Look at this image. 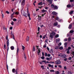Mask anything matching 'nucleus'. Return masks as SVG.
Masks as SVG:
<instances>
[{
	"instance_id": "f257e3e1",
	"label": "nucleus",
	"mask_w": 74,
	"mask_h": 74,
	"mask_svg": "<svg viewBox=\"0 0 74 74\" xmlns=\"http://www.w3.org/2000/svg\"><path fill=\"white\" fill-rule=\"evenodd\" d=\"M14 14H15V15H18L19 14V12H14L12 14L11 16V18H13V15H14Z\"/></svg>"
},
{
	"instance_id": "f03ea898",
	"label": "nucleus",
	"mask_w": 74,
	"mask_h": 74,
	"mask_svg": "<svg viewBox=\"0 0 74 74\" xmlns=\"http://www.w3.org/2000/svg\"><path fill=\"white\" fill-rule=\"evenodd\" d=\"M51 8H54V10H58V6L56 5H54L53 4H52L51 5Z\"/></svg>"
},
{
	"instance_id": "7ed1b4c3",
	"label": "nucleus",
	"mask_w": 74,
	"mask_h": 74,
	"mask_svg": "<svg viewBox=\"0 0 74 74\" xmlns=\"http://www.w3.org/2000/svg\"><path fill=\"white\" fill-rule=\"evenodd\" d=\"M55 34V33L53 32H52V33H50V37H51V38H52L53 37V36H54Z\"/></svg>"
},
{
	"instance_id": "20e7f679",
	"label": "nucleus",
	"mask_w": 74,
	"mask_h": 74,
	"mask_svg": "<svg viewBox=\"0 0 74 74\" xmlns=\"http://www.w3.org/2000/svg\"><path fill=\"white\" fill-rule=\"evenodd\" d=\"M61 63L60 60H58L57 61H56V64H59Z\"/></svg>"
},
{
	"instance_id": "39448f33",
	"label": "nucleus",
	"mask_w": 74,
	"mask_h": 74,
	"mask_svg": "<svg viewBox=\"0 0 74 74\" xmlns=\"http://www.w3.org/2000/svg\"><path fill=\"white\" fill-rule=\"evenodd\" d=\"M8 41H9V40H8L7 42V46L8 47V49H7V52H8V49H9V47H8V46L9 45V42Z\"/></svg>"
},
{
	"instance_id": "423d86ee",
	"label": "nucleus",
	"mask_w": 74,
	"mask_h": 74,
	"mask_svg": "<svg viewBox=\"0 0 74 74\" xmlns=\"http://www.w3.org/2000/svg\"><path fill=\"white\" fill-rule=\"evenodd\" d=\"M25 0H23L21 3V5L22 6H23L25 5Z\"/></svg>"
},
{
	"instance_id": "0eeeda50",
	"label": "nucleus",
	"mask_w": 74,
	"mask_h": 74,
	"mask_svg": "<svg viewBox=\"0 0 74 74\" xmlns=\"http://www.w3.org/2000/svg\"><path fill=\"white\" fill-rule=\"evenodd\" d=\"M27 16L29 17V18L30 19V13H29V11H28V10H27Z\"/></svg>"
},
{
	"instance_id": "6e6552de",
	"label": "nucleus",
	"mask_w": 74,
	"mask_h": 74,
	"mask_svg": "<svg viewBox=\"0 0 74 74\" xmlns=\"http://www.w3.org/2000/svg\"><path fill=\"white\" fill-rule=\"evenodd\" d=\"M52 14L53 15H56L58 14V13L55 12H52Z\"/></svg>"
},
{
	"instance_id": "1a4fd4ad",
	"label": "nucleus",
	"mask_w": 74,
	"mask_h": 74,
	"mask_svg": "<svg viewBox=\"0 0 74 74\" xmlns=\"http://www.w3.org/2000/svg\"><path fill=\"white\" fill-rule=\"evenodd\" d=\"M66 56L65 54L62 55H61V57L62 58H66Z\"/></svg>"
},
{
	"instance_id": "9d476101",
	"label": "nucleus",
	"mask_w": 74,
	"mask_h": 74,
	"mask_svg": "<svg viewBox=\"0 0 74 74\" xmlns=\"http://www.w3.org/2000/svg\"><path fill=\"white\" fill-rule=\"evenodd\" d=\"M29 37L28 36H27L26 37V41L27 42L29 41Z\"/></svg>"
},
{
	"instance_id": "9b49d317",
	"label": "nucleus",
	"mask_w": 74,
	"mask_h": 74,
	"mask_svg": "<svg viewBox=\"0 0 74 74\" xmlns=\"http://www.w3.org/2000/svg\"><path fill=\"white\" fill-rule=\"evenodd\" d=\"M49 67H51L52 69L53 68V65H51L50 64H49L48 65Z\"/></svg>"
},
{
	"instance_id": "f8f14e48",
	"label": "nucleus",
	"mask_w": 74,
	"mask_h": 74,
	"mask_svg": "<svg viewBox=\"0 0 74 74\" xmlns=\"http://www.w3.org/2000/svg\"><path fill=\"white\" fill-rule=\"evenodd\" d=\"M47 1H48V2H49L50 4H52V0H46Z\"/></svg>"
},
{
	"instance_id": "ddd939ff",
	"label": "nucleus",
	"mask_w": 74,
	"mask_h": 74,
	"mask_svg": "<svg viewBox=\"0 0 74 74\" xmlns=\"http://www.w3.org/2000/svg\"><path fill=\"white\" fill-rule=\"evenodd\" d=\"M47 10H45L44 9H43V10H41V12H43V13L45 12H47Z\"/></svg>"
},
{
	"instance_id": "4468645a",
	"label": "nucleus",
	"mask_w": 74,
	"mask_h": 74,
	"mask_svg": "<svg viewBox=\"0 0 74 74\" xmlns=\"http://www.w3.org/2000/svg\"><path fill=\"white\" fill-rule=\"evenodd\" d=\"M23 15L25 17H27V14L25 13V12H24L23 13Z\"/></svg>"
},
{
	"instance_id": "2eb2a0df",
	"label": "nucleus",
	"mask_w": 74,
	"mask_h": 74,
	"mask_svg": "<svg viewBox=\"0 0 74 74\" xmlns=\"http://www.w3.org/2000/svg\"><path fill=\"white\" fill-rule=\"evenodd\" d=\"M38 4V5H43V4H44V3L42 2H40Z\"/></svg>"
},
{
	"instance_id": "dca6fc26",
	"label": "nucleus",
	"mask_w": 74,
	"mask_h": 74,
	"mask_svg": "<svg viewBox=\"0 0 74 74\" xmlns=\"http://www.w3.org/2000/svg\"><path fill=\"white\" fill-rule=\"evenodd\" d=\"M60 41V39H57L56 40V42H57V43H58V42H59Z\"/></svg>"
},
{
	"instance_id": "f3484780",
	"label": "nucleus",
	"mask_w": 74,
	"mask_h": 74,
	"mask_svg": "<svg viewBox=\"0 0 74 74\" xmlns=\"http://www.w3.org/2000/svg\"><path fill=\"white\" fill-rule=\"evenodd\" d=\"M58 25V23H54V26H57Z\"/></svg>"
},
{
	"instance_id": "a211bd4d",
	"label": "nucleus",
	"mask_w": 74,
	"mask_h": 74,
	"mask_svg": "<svg viewBox=\"0 0 74 74\" xmlns=\"http://www.w3.org/2000/svg\"><path fill=\"white\" fill-rule=\"evenodd\" d=\"M11 36L13 37V38L15 40V38H14V34H12V33H11Z\"/></svg>"
},
{
	"instance_id": "6ab92c4d",
	"label": "nucleus",
	"mask_w": 74,
	"mask_h": 74,
	"mask_svg": "<svg viewBox=\"0 0 74 74\" xmlns=\"http://www.w3.org/2000/svg\"><path fill=\"white\" fill-rule=\"evenodd\" d=\"M72 25L71 24L69 25V29H71V27H72Z\"/></svg>"
},
{
	"instance_id": "aec40b11",
	"label": "nucleus",
	"mask_w": 74,
	"mask_h": 74,
	"mask_svg": "<svg viewBox=\"0 0 74 74\" xmlns=\"http://www.w3.org/2000/svg\"><path fill=\"white\" fill-rule=\"evenodd\" d=\"M10 48H11L12 50H14V46H11L10 47Z\"/></svg>"
},
{
	"instance_id": "412c9836",
	"label": "nucleus",
	"mask_w": 74,
	"mask_h": 74,
	"mask_svg": "<svg viewBox=\"0 0 74 74\" xmlns=\"http://www.w3.org/2000/svg\"><path fill=\"white\" fill-rule=\"evenodd\" d=\"M71 7V6L70 5H67V8H70V7Z\"/></svg>"
},
{
	"instance_id": "4be33fe9",
	"label": "nucleus",
	"mask_w": 74,
	"mask_h": 74,
	"mask_svg": "<svg viewBox=\"0 0 74 74\" xmlns=\"http://www.w3.org/2000/svg\"><path fill=\"white\" fill-rule=\"evenodd\" d=\"M55 49H59V47H58V46H56L55 47Z\"/></svg>"
},
{
	"instance_id": "5701e85b",
	"label": "nucleus",
	"mask_w": 74,
	"mask_h": 74,
	"mask_svg": "<svg viewBox=\"0 0 74 74\" xmlns=\"http://www.w3.org/2000/svg\"><path fill=\"white\" fill-rule=\"evenodd\" d=\"M19 49H18V48H17V54H18V52H19Z\"/></svg>"
},
{
	"instance_id": "b1692460",
	"label": "nucleus",
	"mask_w": 74,
	"mask_h": 74,
	"mask_svg": "<svg viewBox=\"0 0 74 74\" xmlns=\"http://www.w3.org/2000/svg\"><path fill=\"white\" fill-rule=\"evenodd\" d=\"M44 66H42V65L41 66V67L43 70H44V69H45V68H44Z\"/></svg>"
},
{
	"instance_id": "393cba45",
	"label": "nucleus",
	"mask_w": 74,
	"mask_h": 74,
	"mask_svg": "<svg viewBox=\"0 0 74 74\" xmlns=\"http://www.w3.org/2000/svg\"><path fill=\"white\" fill-rule=\"evenodd\" d=\"M15 69H12V72H13V73H15Z\"/></svg>"
},
{
	"instance_id": "a878e982",
	"label": "nucleus",
	"mask_w": 74,
	"mask_h": 74,
	"mask_svg": "<svg viewBox=\"0 0 74 74\" xmlns=\"http://www.w3.org/2000/svg\"><path fill=\"white\" fill-rule=\"evenodd\" d=\"M32 51H35V47H34V46L33 47Z\"/></svg>"
},
{
	"instance_id": "bb28decb",
	"label": "nucleus",
	"mask_w": 74,
	"mask_h": 74,
	"mask_svg": "<svg viewBox=\"0 0 74 74\" xmlns=\"http://www.w3.org/2000/svg\"><path fill=\"white\" fill-rule=\"evenodd\" d=\"M24 57L25 59H26V55L25 53H24Z\"/></svg>"
},
{
	"instance_id": "cd10ccee",
	"label": "nucleus",
	"mask_w": 74,
	"mask_h": 74,
	"mask_svg": "<svg viewBox=\"0 0 74 74\" xmlns=\"http://www.w3.org/2000/svg\"><path fill=\"white\" fill-rule=\"evenodd\" d=\"M25 47L23 46H22V49L23 50H25Z\"/></svg>"
},
{
	"instance_id": "c85d7f7f",
	"label": "nucleus",
	"mask_w": 74,
	"mask_h": 74,
	"mask_svg": "<svg viewBox=\"0 0 74 74\" xmlns=\"http://www.w3.org/2000/svg\"><path fill=\"white\" fill-rule=\"evenodd\" d=\"M73 32H74V31L73 30H71L70 32V33H73Z\"/></svg>"
},
{
	"instance_id": "c756f323",
	"label": "nucleus",
	"mask_w": 74,
	"mask_h": 74,
	"mask_svg": "<svg viewBox=\"0 0 74 74\" xmlns=\"http://www.w3.org/2000/svg\"><path fill=\"white\" fill-rule=\"evenodd\" d=\"M59 49H63V47H61L59 48Z\"/></svg>"
},
{
	"instance_id": "7c9ffc66",
	"label": "nucleus",
	"mask_w": 74,
	"mask_h": 74,
	"mask_svg": "<svg viewBox=\"0 0 74 74\" xmlns=\"http://www.w3.org/2000/svg\"><path fill=\"white\" fill-rule=\"evenodd\" d=\"M68 41H71V38H70V37H69V38H68Z\"/></svg>"
},
{
	"instance_id": "2f4dec72",
	"label": "nucleus",
	"mask_w": 74,
	"mask_h": 74,
	"mask_svg": "<svg viewBox=\"0 0 74 74\" xmlns=\"http://www.w3.org/2000/svg\"><path fill=\"white\" fill-rule=\"evenodd\" d=\"M40 52H41V51H40V49H38V53H40Z\"/></svg>"
},
{
	"instance_id": "473e14b6",
	"label": "nucleus",
	"mask_w": 74,
	"mask_h": 74,
	"mask_svg": "<svg viewBox=\"0 0 74 74\" xmlns=\"http://www.w3.org/2000/svg\"><path fill=\"white\" fill-rule=\"evenodd\" d=\"M59 37V35L58 34H57L56 36H55V38H57L58 37Z\"/></svg>"
},
{
	"instance_id": "72a5a7b5",
	"label": "nucleus",
	"mask_w": 74,
	"mask_h": 74,
	"mask_svg": "<svg viewBox=\"0 0 74 74\" xmlns=\"http://www.w3.org/2000/svg\"><path fill=\"white\" fill-rule=\"evenodd\" d=\"M13 21L14 22H16V19H13Z\"/></svg>"
},
{
	"instance_id": "f704fd0d",
	"label": "nucleus",
	"mask_w": 74,
	"mask_h": 74,
	"mask_svg": "<svg viewBox=\"0 0 74 74\" xmlns=\"http://www.w3.org/2000/svg\"><path fill=\"white\" fill-rule=\"evenodd\" d=\"M71 49V47H68V49L67 50H68V51H69V50H70V49Z\"/></svg>"
},
{
	"instance_id": "c9c22d12",
	"label": "nucleus",
	"mask_w": 74,
	"mask_h": 74,
	"mask_svg": "<svg viewBox=\"0 0 74 74\" xmlns=\"http://www.w3.org/2000/svg\"><path fill=\"white\" fill-rule=\"evenodd\" d=\"M73 11H71L70 12V14H73Z\"/></svg>"
},
{
	"instance_id": "e433bc0d",
	"label": "nucleus",
	"mask_w": 74,
	"mask_h": 74,
	"mask_svg": "<svg viewBox=\"0 0 74 74\" xmlns=\"http://www.w3.org/2000/svg\"><path fill=\"white\" fill-rule=\"evenodd\" d=\"M46 59L47 60H48V61H50V59H49V58H46Z\"/></svg>"
},
{
	"instance_id": "4c0bfd02",
	"label": "nucleus",
	"mask_w": 74,
	"mask_h": 74,
	"mask_svg": "<svg viewBox=\"0 0 74 74\" xmlns=\"http://www.w3.org/2000/svg\"><path fill=\"white\" fill-rule=\"evenodd\" d=\"M41 59H42L44 60V59L45 57H44V56H42L41 57Z\"/></svg>"
},
{
	"instance_id": "58836bf2",
	"label": "nucleus",
	"mask_w": 74,
	"mask_h": 74,
	"mask_svg": "<svg viewBox=\"0 0 74 74\" xmlns=\"http://www.w3.org/2000/svg\"><path fill=\"white\" fill-rule=\"evenodd\" d=\"M6 67L7 68V69L8 70V73H9V72L8 71V65L7 64L6 65Z\"/></svg>"
},
{
	"instance_id": "ea45409f",
	"label": "nucleus",
	"mask_w": 74,
	"mask_h": 74,
	"mask_svg": "<svg viewBox=\"0 0 74 74\" xmlns=\"http://www.w3.org/2000/svg\"><path fill=\"white\" fill-rule=\"evenodd\" d=\"M18 22L19 23H21V20H18Z\"/></svg>"
},
{
	"instance_id": "a19ab883",
	"label": "nucleus",
	"mask_w": 74,
	"mask_h": 74,
	"mask_svg": "<svg viewBox=\"0 0 74 74\" xmlns=\"http://www.w3.org/2000/svg\"><path fill=\"white\" fill-rule=\"evenodd\" d=\"M6 13H7V14H10V12H8V11H6Z\"/></svg>"
},
{
	"instance_id": "79ce46f5",
	"label": "nucleus",
	"mask_w": 74,
	"mask_h": 74,
	"mask_svg": "<svg viewBox=\"0 0 74 74\" xmlns=\"http://www.w3.org/2000/svg\"><path fill=\"white\" fill-rule=\"evenodd\" d=\"M67 43L65 42L64 43V45H65V47H66L67 46Z\"/></svg>"
},
{
	"instance_id": "37998d69",
	"label": "nucleus",
	"mask_w": 74,
	"mask_h": 74,
	"mask_svg": "<svg viewBox=\"0 0 74 74\" xmlns=\"http://www.w3.org/2000/svg\"><path fill=\"white\" fill-rule=\"evenodd\" d=\"M62 45V43H61V42H60L59 44H58V46H60V45Z\"/></svg>"
},
{
	"instance_id": "c03bdc74",
	"label": "nucleus",
	"mask_w": 74,
	"mask_h": 74,
	"mask_svg": "<svg viewBox=\"0 0 74 74\" xmlns=\"http://www.w3.org/2000/svg\"><path fill=\"white\" fill-rule=\"evenodd\" d=\"M56 74H59V71H57L56 73Z\"/></svg>"
},
{
	"instance_id": "a18cd8bd",
	"label": "nucleus",
	"mask_w": 74,
	"mask_h": 74,
	"mask_svg": "<svg viewBox=\"0 0 74 74\" xmlns=\"http://www.w3.org/2000/svg\"><path fill=\"white\" fill-rule=\"evenodd\" d=\"M66 53H68V54H69V53H70V51H69V50L67 51L66 52Z\"/></svg>"
},
{
	"instance_id": "49530a36",
	"label": "nucleus",
	"mask_w": 74,
	"mask_h": 74,
	"mask_svg": "<svg viewBox=\"0 0 74 74\" xmlns=\"http://www.w3.org/2000/svg\"><path fill=\"white\" fill-rule=\"evenodd\" d=\"M41 16H38V19H41Z\"/></svg>"
},
{
	"instance_id": "de8ad7c7",
	"label": "nucleus",
	"mask_w": 74,
	"mask_h": 74,
	"mask_svg": "<svg viewBox=\"0 0 74 74\" xmlns=\"http://www.w3.org/2000/svg\"><path fill=\"white\" fill-rule=\"evenodd\" d=\"M56 20H57V21H58L59 22H60V21H61V20H59V19H56Z\"/></svg>"
},
{
	"instance_id": "09e8293b",
	"label": "nucleus",
	"mask_w": 74,
	"mask_h": 74,
	"mask_svg": "<svg viewBox=\"0 0 74 74\" xmlns=\"http://www.w3.org/2000/svg\"><path fill=\"white\" fill-rule=\"evenodd\" d=\"M11 24L12 25H14V22L13 21H12V23H11Z\"/></svg>"
},
{
	"instance_id": "8fccbe9b",
	"label": "nucleus",
	"mask_w": 74,
	"mask_h": 74,
	"mask_svg": "<svg viewBox=\"0 0 74 74\" xmlns=\"http://www.w3.org/2000/svg\"><path fill=\"white\" fill-rule=\"evenodd\" d=\"M40 27H38V32H39V31H40Z\"/></svg>"
},
{
	"instance_id": "3c124183",
	"label": "nucleus",
	"mask_w": 74,
	"mask_h": 74,
	"mask_svg": "<svg viewBox=\"0 0 74 74\" xmlns=\"http://www.w3.org/2000/svg\"><path fill=\"white\" fill-rule=\"evenodd\" d=\"M46 47H47L46 46V44H45L44 46H43V47L44 48H46Z\"/></svg>"
},
{
	"instance_id": "603ef678",
	"label": "nucleus",
	"mask_w": 74,
	"mask_h": 74,
	"mask_svg": "<svg viewBox=\"0 0 74 74\" xmlns=\"http://www.w3.org/2000/svg\"><path fill=\"white\" fill-rule=\"evenodd\" d=\"M6 47V46L5 45V44L4 45V48L5 49H6V48H5Z\"/></svg>"
},
{
	"instance_id": "864d4df0",
	"label": "nucleus",
	"mask_w": 74,
	"mask_h": 74,
	"mask_svg": "<svg viewBox=\"0 0 74 74\" xmlns=\"http://www.w3.org/2000/svg\"><path fill=\"white\" fill-rule=\"evenodd\" d=\"M64 69L65 70H66L67 69V68H66V66H65L64 67Z\"/></svg>"
},
{
	"instance_id": "5fc2aeb1",
	"label": "nucleus",
	"mask_w": 74,
	"mask_h": 74,
	"mask_svg": "<svg viewBox=\"0 0 74 74\" xmlns=\"http://www.w3.org/2000/svg\"><path fill=\"white\" fill-rule=\"evenodd\" d=\"M72 54H73V57H74V51H72Z\"/></svg>"
},
{
	"instance_id": "6e6d98bb",
	"label": "nucleus",
	"mask_w": 74,
	"mask_h": 74,
	"mask_svg": "<svg viewBox=\"0 0 74 74\" xmlns=\"http://www.w3.org/2000/svg\"><path fill=\"white\" fill-rule=\"evenodd\" d=\"M68 59H69V60H71V57H70L69 58H68Z\"/></svg>"
},
{
	"instance_id": "4d7b16f0",
	"label": "nucleus",
	"mask_w": 74,
	"mask_h": 74,
	"mask_svg": "<svg viewBox=\"0 0 74 74\" xmlns=\"http://www.w3.org/2000/svg\"><path fill=\"white\" fill-rule=\"evenodd\" d=\"M42 62H44V63H46V61L43 60V61H42Z\"/></svg>"
},
{
	"instance_id": "13d9d810",
	"label": "nucleus",
	"mask_w": 74,
	"mask_h": 74,
	"mask_svg": "<svg viewBox=\"0 0 74 74\" xmlns=\"http://www.w3.org/2000/svg\"><path fill=\"white\" fill-rule=\"evenodd\" d=\"M49 63H54L55 62H49Z\"/></svg>"
},
{
	"instance_id": "bf43d9fd",
	"label": "nucleus",
	"mask_w": 74,
	"mask_h": 74,
	"mask_svg": "<svg viewBox=\"0 0 74 74\" xmlns=\"http://www.w3.org/2000/svg\"><path fill=\"white\" fill-rule=\"evenodd\" d=\"M58 67H60V68H62V66L60 65H58Z\"/></svg>"
},
{
	"instance_id": "052dcab7",
	"label": "nucleus",
	"mask_w": 74,
	"mask_h": 74,
	"mask_svg": "<svg viewBox=\"0 0 74 74\" xmlns=\"http://www.w3.org/2000/svg\"><path fill=\"white\" fill-rule=\"evenodd\" d=\"M50 72H54V70H51L50 71Z\"/></svg>"
},
{
	"instance_id": "680f3d73",
	"label": "nucleus",
	"mask_w": 74,
	"mask_h": 74,
	"mask_svg": "<svg viewBox=\"0 0 74 74\" xmlns=\"http://www.w3.org/2000/svg\"><path fill=\"white\" fill-rule=\"evenodd\" d=\"M67 58H65L64 59V61H67Z\"/></svg>"
},
{
	"instance_id": "e2e57ef3",
	"label": "nucleus",
	"mask_w": 74,
	"mask_h": 74,
	"mask_svg": "<svg viewBox=\"0 0 74 74\" xmlns=\"http://www.w3.org/2000/svg\"><path fill=\"white\" fill-rule=\"evenodd\" d=\"M73 1H74V0H70V1L71 3H72V2H73Z\"/></svg>"
},
{
	"instance_id": "0e129e2a",
	"label": "nucleus",
	"mask_w": 74,
	"mask_h": 74,
	"mask_svg": "<svg viewBox=\"0 0 74 74\" xmlns=\"http://www.w3.org/2000/svg\"><path fill=\"white\" fill-rule=\"evenodd\" d=\"M10 30H12V27H10Z\"/></svg>"
},
{
	"instance_id": "69168bd1",
	"label": "nucleus",
	"mask_w": 74,
	"mask_h": 74,
	"mask_svg": "<svg viewBox=\"0 0 74 74\" xmlns=\"http://www.w3.org/2000/svg\"><path fill=\"white\" fill-rule=\"evenodd\" d=\"M45 56H47V53H45Z\"/></svg>"
},
{
	"instance_id": "338daca9",
	"label": "nucleus",
	"mask_w": 74,
	"mask_h": 74,
	"mask_svg": "<svg viewBox=\"0 0 74 74\" xmlns=\"http://www.w3.org/2000/svg\"><path fill=\"white\" fill-rule=\"evenodd\" d=\"M64 41H67V39H64Z\"/></svg>"
},
{
	"instance_id": "774afa93",
	"label": "nucleus",
	"mask_w": 74,
	"mask_h": 74,
	"mask_svg": "<svg viewBox=\"0 0 74 74\" xmlns=\"http://www.w3.org/2000/svg\"><path fill=\"white\" fill-rule=\"evenodd\" d=\"M71 47H72V48H74V47L73 45H71Z\"/></svg>"
}]
</instances>
